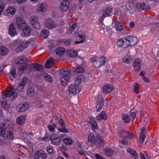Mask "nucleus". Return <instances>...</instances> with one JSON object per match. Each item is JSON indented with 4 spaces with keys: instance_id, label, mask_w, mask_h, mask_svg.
Returning a JSON list of instances; mask_svg holds the SVG:
<instances>
[{
    "instance_id": "obj_64",
    "label": "nucleus",
    "mask_w": 159,
    "mask_h": 159,
    "mask_svg": "<svg viewBox=\"0 0 159 159\" xmlns=\"http://www.w3.org/2000/svg\"><path fill=\"white\" fill-rule=\"evenodd\" d=\"M11 74L12 75L13 77H15V75L16 74V70L14 68H12L11 69Z\"/></svg>"
},
{
    "instance_id": "obj_35",
    "label": "nucleus",
    "mask_w": 159,
    "mask_h": 159,
    "mask_svg": "<svg viewBox=\"0 0 159 159\" xmlns=\"http://www.w3.org/2000/svg\"><path fill=\"white\" fill-rule=\"evenodd\" d=\"M132 58L129 55L125 56L123 58V61L125 63L129 64L132 62Z\"/></svg>"
},
{
    "instance_id": "obj_51",
    "label": "nucleus",
    "mask_w": 159,
    "mask_h": 159,
    "mask_svg": "<svg viewBox=\"0 0 159 159\" xmlns=\"http://www.w3.org/2000/svg\"><path fill=\"white\" fill-rule=\"evenodd\" d=\"M37 9L38 11L43 12L45 11V8H44L43 4H40L37 6Z\"/></svg>"
},
{
    "instance_id": "obj_6",
    "label": "nucleus",
    "mask_w": 159,
    "mask_h": 159,
    "mask_svg": "<svg viewBox=\"0 0 159 159\" xmlns=\"http://www.w3.org/2000/svg\"><path fill=\"white\" fill-rule=\"evenodd\" d=\"M52 143L54 145H58L61 143V139L58 135L53 134H52L50 137Z\"/></svg>"
},
{
    "instance_id": "obj_1",
    "label": "nucleus",
    "mask_w": 159,
    "mask_h": 159,
    "mask_svg": "<svg viewBox=\"0 0 159 159\" xmlns=\"http://www.w3.org/2000/svg\"><path fill=\"white\" fill-rule=\"evenodd\" d=\"M25 85H23V83L22 82H20L18 85L16 90L18 92H21L24 88ZM13 87H11L7 90V91L4 94L5 97L11 98L12 97V101H15L17 97V94L13 89Z\"/></svg>"
},
{
    "instance_id": "obj_30",
    "label": "nucleus",
    "mask_w": 159,
    "mask_h": 159,
    "mask_svg": "<svg viewBox=\"0 0 159 159\" xmlns=\"http://www.w3.org/2000/svg\"><path fill=\"white\" fill-rule=\"evenodd\" d=\"M133 5L129 1L126 3L125 5L126 8L127 9V10L129 11L130 14H132L134 13L133 9Z\"/></svg>"
},
{
    "instance_id": "obj_5",
    "label": "nucleus",
    "mask_w": 159,
    "mask_h": 159,
    "mask_svg": "<svg viewBox=\"0 0 159 159\" xmlns=\"http://www.w3.org/2000/svg\"><path fill=\"white\" fill-rule=\"evenodd\" d=\"M59 121V125L61 127L58 129L59 132H61L68 133L69 132V130L66 128L64 121L61 118H59L58 120Z\"/></svg>"
},
{
    "instance_id": "obj_61",
    "label": "nucleus",
    "mask_w": 159,
    "mask_h": 159,
    "mask_svg": "<svg viewBox=\"0 0 159 159\" xmlns=\"http://www.w3.org/2000/svg\"><path fill=\"white\" fill-rule=\"evenodd\" d=\"M145 138V135H140L139 138V140L141 143H144Z\"/></svg>"
},
{
    "instance_id": "obj_15",
    "label": "nucleus",
    "mask_w": 159,
    "mask_h": 159,
    "mask_svg": "<svg viewBox=\"0 0 159 159\" xmlns=\"http://www.w3.org/2000/svg\"><path fill=\"white\" fill-rule=\"evenodd\" d=\"M84 71V69L83 67L80 66H78L73 68L72 72L75 75L78 73H82Z\"/></svg>"
},
{
    "instance_id": "obj_38",
    "label": "nucleus",
    "mask_w": 159,
    "mask_h": 159,
    "mask_svg": "<svg viewBox=\"0 0 159 159\" xmlns=\"http://www.w3.org/2000/svg\"><path fill=\"white\" fill-rule=\"evenodd\" d=\"M7 12L9 14L14 15L15 13L16 10L13 7H9L6 10Z\"/></svg>"
},
{
    "instance_id": "obj_50",
    "label": "nucleus",
    "mask_w": 159,
    "mask_h": 159,
    "mask_svg": "<svg viewBox=\"0 0 159 159\" xmlns=\"http://www.w3.org/2000/svg\"><path fill=\"white\" fill-rule=\"evenodd\" d=\"M141 9L143 10L147 11L149 10L150 9L149 6L146 5L144 2H143L141 4Z\"/></svg>"
},
{
    "instance_id": "obj_41",
    "label": "nucleus",
    "mask_w": 159,
    "mask_h": 159,
    "mask_svg": "<svg viewBox=\"0 0 159 159\" xmlns=\"http://www.w3.org/2000/svg\"><path fill=\"white\" fill-rule=\"evenodd\" d=\"M43 76L47 81L50 82H52V77L47 73H44Z\"/></svg>"
},
{
    "instance_id": "obj_59",
    "label": "nucleus",
    "mask_w": 159,
    "mask_h": 159,
    "mask_svg": "<svg viewBox=\"0 0 159 159\" xmlns=\"http://www.w3.org/2000/svg\"><path fill=\"white\" fill-rule=\"evenodd\" d=\"M134 92L137 94L139 93L138 90L139 88V86L137 83H135L134 86Z\"/></svg>"
},
{
    "instance_id": "obj_17",
    "label": "nucleus",
    "mask_w": 159,
    "mask_h": 159,
    "mask_svg": "<svg viewBox=\"0 0 159 159\" xmlns=\"http://www.w3.org/2000/svg\"><path fill=\"white\" fill-rule=\"evenodd\" d=\"M66 54L68 56L74 58L77 56V52L73 49H69L66 51Z\"/></svg>"
},
{
    "instance_id": "obj_27",
    "label": "nucleus",
    "mask_w": 159,
    "mask_h": 159,
    "mask_svg": "<svg viewBox=\"0 0 159 159\" xmlns=\"http://www.w3.org/2000/svg\"><path fill=\"white\" fill-rule=\"evenodd\" d=\"M84 77L83 75H80L78 76L74 80V82L75 84L78 85L80 84V83L84 81Z\"/></svg>"
},
{
    "instance_id": "obj_36",
    "label": "nucleus",
    "mask_w": 159,
    "mask_h": 159,
    "mask_svg": "<svg viewBox=\"0 0 159 159\" xmlns=\"http://www.w3.org/2000/svg\"><path fill=\"white\" fill-rule=\"evenodd\" d=\"M104 151L105 152V155L108 157L111 156L114 152V151L109 148H105Z\"/></svg>"
},
{
    "instance_id": "obj_58",
    "label": "nucleus",
    "mask_w": 159,
    "mask_h": 159,
    "mask_svg": "<svg viewBox=\"0 0 159 159\" xmlns=\"http://www.w3.org/2000/svg\"><path fill=\"white\" fill-rule=\"evenodd\" d=\"M5 130L4 128L1 126L0 127V135L3 137L4 135H5Z\"/></svg>"
},
{
    "instance_id": "obj_32",
    "label": "nucleus",
    "mask_w": 159,
    "mask_h": 159,
    "mask_svg": "<svg viewBox=\"0 0 159 159\" xmlns=\"http://www.w3.org/2000/svg\"><path fill=\"white\" fill-rule=\"evenodd\" d=\"M106 58L104 56H103L98 58V63H99V65L98 66V67L104 65Z\"/></svg>"
},
{
    "instance_id": "obj_63",
    "label": "nucleus",
    "mask_w": 159,
    "mask_h": 159,
    "mask_svg": "<svg viewBox=\"0 0 159 159\" xmlns=\"http://www.w3.org/2000/svg\"><path fill=\"white\" fill-rule=\"evenodd\" d=\"M98 57H93L90 58V61L92 63L94 62H96L98 63Z\"/></svg>"
},
{
    "instance_id": "obj_62",
    "label": "nucleus",
    "mask_w": 159,
    "mask_h": 159,
    "mask_svg": "<svg viewBox=\"0 0 159 159\" xmlns=\"http://www.w3.org/2000/svg\"><path fill=\"white\" fill-rule=\"evenodd\" d=\"M123 138V139H121L120 140V142L124 145H127L128 144V141L127 140L125 139V138Z\"/></svg>"
},
{
    "instance_id": "obj_18",
    "label": "nucleus",
    "mask_w": 159,
    "mask_h": 159,
    "mask_svg": "<svg viewBox=\"0 0 159 159\" xmlns=\"http://www.w3.org/2000/svg\"><path fill=\"white\" fill-rule=\"evenodd\" d=\"M113 89L112 85L107 84L103 86L102 91L104 94H107L111 92Z\"/></svg>"
},
{
    "instance_id": "obj_10",
    "label": "nucleus",
    "mask_w": 159,
    "mask_h": 159,
    "mask_svg": "<svg viewBox=\"0 0 159 159\" xmlns=\"http://www.w3.org/2000/svg\"><path fill=\"white\" fill-rule=\"evenodd\" d=\"M22 30L21 32V34L23 37L29 36L32 30L31 28L27 25Z\"/></svg>"
},
{
    "instance_id": "obj_49",
    "label": "nucleus",
    "mask_w": 159,
    "mask_h": 159,
    "mask_svg": "<svg viewBox=\"0 0 159 159\" xmlns=\"http://www.w3.org/2000/svg\"><path fill=\"white\" fill-rule=\"evenodd\" d=\"M37 20L38 18L35 16H32L30 18L31 24H33L34 23L37 22Z\"/></svg>"
},
{
    "instance_id": "obj_34",
    "label": "nucleus",
    "mask_w": 159,
    "mask_h": 159,
    "mask_svg": "<svg viewBox=\"0 0 159 159\" xmlns=\"http://www.w3.org/2000/svg\"><path fill=\"white\" fill-rule=\"evenodd\" d=\"M65 50L64 48L58 47L55 50L56 53L59 55H61L64 54L65 52Z\"/></svg>"
},
{
    "instance_id": "obj_42",
    "label": "nucleus",
    "mask_w": 159,
    "mask_h": 159,
    "mask_svg": "<svg viewBox=\"0 0 159 159\" xmlns=\"http://www.w3.org/2000/svg\"><path fill=\"white\" fill-rule=\"evenodd\" d=\"M34 88L30 87L28 88L27 92V94L28 96L32 97L34 95Z\"/></svg>"
},
{
    "instance_id": "obj_44",
    "label": "nucleus",
    "mask_w": 159,
    "mask_h": 159,
    "mask_svg": "<svg viewBox=\"0 0 159 159\" xmlns=\"http://www.w3.org/2000/svg\"><path fill=\"white\" fill-rule=\"evenodd\" d=\"M26 63V67L27 69H29L30 70L33 69L34 67V64L32 63L29 61L28 60Z\"/></svg>"
},
{
    "instance_id": "obj_46",
    "label": "nucleus",
    "mask_w": 159,
    "mask_h": 159,
    "mask_svg": "<svg viewBox=\"0 0 159 159\" xmlns=\"http://www.w3.org/2000/svg\"><path fill=\"white\" fill-rule=\"evenodd\" d=\"M127 134L126 136L123 137L124 138H128L129 139H132L134 138V135L132 134L129 132L128 131H127Z\"/></svg>"
},
{
    "instance_id": "obj_29",
    "label": "nucleus",
    "mask_w": 159,
    "mask_h": 159,
    "mask_svg": "<svg viewBox=\"0 0 159 159\" xmlns=\"http://www.w3.org/2000/svg\"><path fill=\"white\" fill-rule=\"evenodd\" d=\"M8 49L6 47L3 46L0 47V55H5L8 53Z\"/></svg>"
},
{
    "instance_id": "obj_9",
    "label": "nucleus",
    "mask_w": 159,
    "mask_h": 159,
    "mask_svg": "<svg viewBox=\"0 0 159 159\" xmlns=\"http://www.w3.org/2000/svg\"><path fill=\"white\" fill-rule=\"evenodd\" d=\"M16 24L18 28L20 29H23L27 25L25 20L20 17H18L16 19Z\"/></svg>"
},
{
    "instance_id": "obj_54",
    "label": "nucleus",
    "mask_w": 159,
    "mask_h": 159,
    "mask_svg": "<svg viewBox=\"0 0 159 159\" xmlns=\"http://www.w3.org/2000/svg\"><path fill=\"white\" fill-rule=\"evenodd\" d=\"M1 126L4 128L5 129H10L9 124L7 122L2 124Z\"/></svg>"
},
{
    "instance_id": "obj_20",
    "label": "nucleus",
    "mask_w": 159,
    "mask_h": 159,
    "mask_svg": "<svg viewBox=\"0 0 159 159\" xmlns=\"http://www.w3.org/2000/svg\"><path fill=\"white\" fill-rule=\"evenodd\" d=\"M28 60L26 57L22 56L17 58L15 60V63L17 64H23L25 62H27Z\"/></svg>"
},
{
    "instance_id": "obj_47",
    "label": "nucleus",
    "mask_w": 159,
    "mask_h": 159,
    "mask_svg": "<svg viewBox=\"0 0 159 159\" xmlns=\"http://www.w3.org/2000/svg\"><path fill=\"white\" fill-rule=\"evenodd\" d=\"M41 35L44 38H47L48 36V30L46 29L43 30L41 32Z\"/></svg>"
},
{
    "instance_id": "obj_40",
    "label": "nucleus",
    "mask_w": 159,
    "mask_h": 159,
    "mask_svg": "<svg viewBox=\"0 0 159 159\" xmlns=\"http://www.w3.org/2000/svg\"><path fill=\"white\" fill-rule=\"evenodd\" d=\"M122 117L124 122L125 123L129 122L131 120L130 118L129 117V115L126 114H123L122 115Z\"/></svg>"
},
{
    "instance_id": "obj_13",
    "label": "nucleus",
    "mask_w": 159,
    "mask_h": 159,
    "mask_svg": "<svg viewBox=\"0 0 159 159\" xmlns=\"http://www.w3.org/2000/svg\"><path fill=\"white\" fill-rule=\"evenodd\" d=\"M60 73L63 77L68 76L70 77L71 74V71L68 68H63L60 70Z\"/></svg>"
},
{
    "instance_id": "obj_52",
    "label": "nucleus",
    "mask_w": 159,
    "mask_h": 159,
    "mask_svg": "<svg viewBox=\"0 0 159 159\" xmlns=\"http://www.w3.org/2000/svg\"><path fill=\"white\" fill-rule=\"evenodd\" d=\"M127 131H125L123 129H121L119 130L118 134L120 136H122L123 135L126 136L127 134Z\"/></svg>"
},
{
    "instance_id": "obj_39",
    "label": "nucleus",
    "mask_w": 159,
    "mask_h": 159,
    "mask_svg": "<svg viewBox=\"0 0 159 159\" xmlns=\"http://www.w3.org/2000/svg\"><path fill=\"white\" fill-rule=\"evenodd\" d=\"M136 111L134 109H132L130 111V117L131 120L133 121L136 116Z\"/></svg>"
},
{
    "instance_id": "obj_3",
    "label": "nucleus",
    "mask_w": 159,
    "mask_h": 159,
    "mask_svg": "<svg viewBox=\"0 0 159 159\" xmlns=\"http://www.w3.org/2000/svg\"><path fill=\"white\" fill-rule=\"evenodd\" d=\"M127 47L136 45L138 42L137 38L135 36L128 35L125 37Z\"/></svg>"
},
{
    "instance_id": "obj_23",
    "label": "nucleus",
    "mask_w": 159,
    "mask_h": 159,
    "mask_svg": "<svg viewBox=\"0 0 159 159\" xmlns=\"http://www.w3.org/2000/svg\"><path fill=\"white\" fill-rule=\"evenodd\" d=\"M134 69L135 71H139L140 69V61L139 59H135L134 64Z\"/></svg>"
},
{
    "instance_id": "obj_60",
    "label": "nucleus",
    "mask_w": 159,
    "mask_h": 159,
    "mask_svg": "<svg viewBox=\"0 0 159 159\" xmlns=\"http://www.w3.org/2000/svg\"><path fill=\"white\" fill-rule=\"evenodd\" d=\"M47 151L49 153H52L53 152V149L52 147L51 146H49L47 147Z\"/></svg>"
},
{
    "instance_id": "obj_37",
    "label": "nucleus",
    "mask_w": 159,
    "mask_h": 159,
    "mask_svg": "<svg viewBox=\"0 0 159 159\" xmlns=\"http://www.w3.org/2000/svg\"><path fill=\"white\" fill-rule=\"evenodd\" d=\"M115 27L116 29L118 31H121L123 28V26L122 24L119 22H117L116 23Z\"/></svg>"
},
{
    "instance_id": "obj_22",
    "label": "nucleus",
    "mask_w": 159,
    "mask_h": 159,
    "mask_svg": "<svg viewBox=\"0 0 159 159\" xmlns=\"http://www.w3.org/2000/svg\"><path fill=\"white\" fill-rule=\"evenodd\" d=\"M107 118V116L105 111H102L98 114L96 117V119L101 120H106Z\"/></svg>"
},
{
    "instance_id": "obj_56",
    "label": "nucleus",
    "mask_w": 159,
    "mask_h": 159,
    "mask_svg": "<svg viewBox=\"0 0 159 159\" xmlns=\"http://www.w3.org/2000/svg\"><path fill=\"white\" fill-rule=\"evenodd\" d=\"M54 127H56V125L54 123H53L52 125H49L48 126V128L50 131L54 132L55 131Z\"/></svg>"
},
{
    "instance_id": "obj_7",
    "label": "nucleus",
    "mask_w": 159,
    "mask_h": 159,
    "mask_svg": "<svg viewBox=\"0 0 159 159\" xmlns=\"http://www.w3.org/2000/svg\"><path fill=\"white\" fill-rule=\"evenodd\" d=\"M29 108V105L28 102H25L22 104H20L17 106V111L19 112L25 111L28 110Z\"/></svg>"
},
{
    "instance_id": "obj_28",
    "label": "nucleus",
    "mask_w": 159,
    "mask_h": 159,
    "mask_svg": "<svg viewBox=\"0 0 159 159\" xmlns=\"http://www.w3.org/2000/svg\"><path fill=\"white\" fill-rule=\"evenodd\" d=\"M57 42L59 43H63L66 46L70 45L71 44V41L70 39H59L58 40Z\"/></svg>"
},
{
    "instance_id": "obj_45",
    "label": "nucleus",
    "mask_w": 159,
    "mask_h": 159,
    "mask_svg": "<svg viewBox=\"0 0 159 159\" xmlns=\"http://www.w3.org/2000/svg\"><path fill=\"white\" fill-rule=\"evenodd\" d=\"M77 26V25L74 23L70 27L69 30L67 32V34H70L72 33L73 30L75 29Z\"/></svg>"
},
{
    "instance_id": "obj_11",
    "label": "nucleus",
    "mask_w": 159,
    "mask_h": 159,
    "mask_svg": "<svg viewBox=\"0 0 159 159\" xmlns=\"http://www.w3.org/2000/svg\"><path fill=\"white\" fill-rule=\"evenodd\" d=\"M30 43V41H24L23 42L21 45L16 49V51L17 52H19L22 51L24 49L26 48Z\"/></svg>"
},
{
    "instance_id": "obj_12",
    "label": "nucleus",
    "mask_w": 159,
    "mask_h": 159,
    "mask_svg": "<svg viewBox=\"0 0 159 159\" xmlns=\"http://www.w3.org/2000/svg\"><path fill=\"white\" fill-rule=\"evenodd\" d=\"M45 25L46 27L49 29L54 28L56 26L54 22L52 19L46 20L45 22Z\"/></svg>"
},
{
    "instance_id": "obj_19",
    "label": "nucleus",
    "mask_w": 159,
    "mask_h": 159,
    "mask_svg": "<svg viewBox=\"0 0 159 159\" xmlns=\"http://www.w3.org/2000/svg\"><path fill=\"white\" fill-rule=\"evenodd\" d=\"M112 11V9L111 8L107 7L106 8L104 11L103 14L101 17V19H104L105 17L110 16Z\"/></svg>"
},
{
    "instance_id": "obj_8",
    "label": "nucleus",
    "mask_w": 159,
    "mask_h": 159,
    "mask_svg": "<svg viewBox=\"0 0 159 159\" xmlns=\"http://www.w3.org/2000/svg\"><path fill=\"white\" fill-rule=\"evenodd\" d=\"M68 90L70 93L74 94L79 93L80 91L79 87L77 84H71L68 88Z\"/></svg>"
},
{
    "instance_id": "obj_33",
    "label": "nucleus",
    "mask_w": 159,
    "mask_h": 159,
    "mask_svg": "<svg viewBox=\"0 0 159 159\" xmlns=\"http://www.w3.org/2000/svg\"><path fill=\"white\" fill-rule=\"evenodd\" d=\"M54 60L53 58L49 59L46 62L45 67L47 68L51 67L54 65Z\"/></svg>"
},
{
    "instance_id": "obj_16",
    "label": "nucleus",
    "mask_w": 159,
    "mask_h": 159,
    "mask_svg": "<svg viewBox=\"0 0 159 159\" xmlns=\"http://www.w3.org/2000/svg\"><path fill=\"white\" fill-rule=\"evenodd\" d=\"M117 44L119 47H123L124 48L127 47L125 37H123L121 39H119L117 41Z\"/></svg>"
},
{
    "instance_id": "obj_31",
    "label": "nucleus",
    "mask_w": 159,
    "mask_h": 159,
    "mask_svg": "<svg viewBox=\"0 0 159 159\" xmlns=\"http://www.w3.org/2000/svg\"><path fill=\"white\" fill-rule=\"evenodd\" d=\"M3 138L5 140L8 139L9 140H12L14 138L13 134L12 132L8 131L7 133V135H4Z\"/></svg>"
},
{
    "instance_id": "obj_24",
    "label": "nucleus",
    "mask_w": 159,
    "mask_h": 159,
    "mask_svg": "<svg viewBox=\"0 0 159 159\" xmlns=\"http://www.w3.org/2000/svg\"><path fill=\"white\" fill-rule=\"evenodd\" d=\"M127 152L130 153L135 159H139L138 154L134 150L131 148H128L127 149Z\"/></svg>"
},
{
    "instance_id": "obj_26",
    "label": "nucleus",
    "mask_w": 159,
    "mask_h": 159,
    "mask_svg": "<svg viewBox=\"0 0 159 159\" xmlns=\"http://www.w3.org/2000/svg\"><path fill=\"white\" fill-rule=\"evenodd\" d=\"M26 119L25 115H22L18 117L16 120V123L19 125H21L24 123Z\"/></svg>"
},
{
    "instance_id": "obj_4",
    "label": "nucleus",
    "mask_w": 159,
    "mask_h": 159,
    "mask_svg": "<svg viewBox=\"0 0 159 159\" xmlns=\"http://www.w3.org/2000/svg\"><path fill=\"white\" fill-rule=\"evenodd\" d=\"M103 98L101 95H99L97 97L96 104V111L99 112L101 110L102 107L104 105Z\"/></svg>"
},
{
    "instance_id": "obj_14",
    "label": "nucleus",
    "mask_w": 159,
    "mask_h": 159,
    "mask_svg": "<svg viewBox=\"0 0 159 159\" xmlns=\"http://www.w3.org/2000/svg\"><path fill=\"white\" fill-rule=\"evenodd\" d=\"M70 3L69 1L64 0L62 2L60 5V8L62 12L66 11L69 7Z\"/></svg>"
},
{
    "instance_id": "obj_55",
    "label": "nucleus",
    "mask_w": 159,
    "mask_h": 159,
    "mask_svg": "<svg viewBox=\"0 0 159 159\" xmlns=\"http://www.w3.org/2000/svg\"><path fill=\"white\" fill-rule=\"evenodd\" d=\"M43 119L41 117L37 118L35 120L34 122L37 124H40L43 123Z\"/></svg>"
},
{
    "instance_id": "obj_2",
    "label": "nucleus",
    "mask_w": 159,
    "mask_h": 159,
    "mask_svg": "<svg viewBox=\"0 0 159 159\" xmlns=\"http://www.w3.org/2000/svg\"><path fill=\"white\" fill-rule=\"evenodd\" d=\"M97 143V146L99 147V146L103 145V140L100 139H96L94 134L93 133H90L88 135L87 144L90 146H94L95 144Z\"/></svg>"
},
{
    "instance_id": "obj_53",
    "label": "nucleus",
    "mask_w": 159,
    "mask_h": 159,
    "mask_svg": "<svg viewBox=\"0 0 159 159\" xmlns=\"http://www.w3.org/2000/svg\"><path fill=\"white\" fill-rule=\"evenodd\" d=\"M34 69L38 71H41L43 69V67L39 64H34Z\"/></svg>"
},
{
    "instance_id": "obj_25",
    "label": "nucleus",
    "mask_w": 159,
    "mask_h": 159,
    "mask_svg": "<svg viewBox=\"0 0 159 159\" xmlns=\"http://www.w3.org/2000/svg\"><path fill=\"white\" fill-rule=\"evenodd\" d=\"M69 79L70 77L68 76L62 77L60 80L61 84L64 86L67 85L69 82Z\"/></svg>"
},
{
    "instance_id": "obj_48",
    "label": "nucleus",
    "mask_w": 159,
    "mask_h": 159,
    "mask_svg": "<svg viewBox=\"0 0 159 159\" xmlns=\"http://www.w3.org/2000/svg\"><path fill=\"white\" fill-rule=\"evenodd\" d=\"M38 152L40 157H41L42 159L46 158L47 157V155L43 151L41 150L38 151Z\"/></svg>"
},
{
    "instance_id": "obj_57",
    "label": "nucleus",
    "mask_w": 159,
    "mask_h": 159,
    "mask_svg": "<svg viewBox=\"0 0 159 159\" xmlns=\"http://www.w3.org/2000/svg\"><path fill=\"white\" fill-rule=\"evenodd\" d=\"M33 26L34 28L37 29H39L40 28V25L39 23L38 22H37L34 23L33 24H31Z\"/></svg>"
},
{
    "instance_id": "obj_21",
    "label": "nucleus",
    "mask_w": 159,
    "mask_h": 159,
    "mask_svg": "<svg viewBox=\"0 0 159 159\" xmlns=\"http://www.w3.org/2000/svg\"><path fill=\"white\" fill-rule=\"evenodd\" d=\"M9 33L11 36L12 37L16 34V30L14 26V24L12 23L9 26Z\"/></svg>"
},
{
    "instance_id": "obj_43",
    "label": "nucleus",
    "mask_w": 159,
    "mask_h": 159,
    "mask_svg": "<svg viewBox=\"0 0 159 159\" xmlns=\"http://www.w3.org/2000/svg\"><path fill=\"white\" fill-rule=\"evenodd\" d=\"M63 142L66 144L70 145L72 143L73 141L70 138H66L63 139Z\"/></svg>"
}]
</instances>
